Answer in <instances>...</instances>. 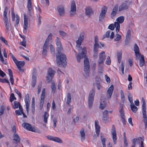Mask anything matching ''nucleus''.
I'll list each match as a JSON object with an SVG mask.
<instances>
[{"instance_id": "nucleus-1", "label": "nucleus", "mask_w": 147, "mask_h": 147, "mask_svg": "<svg viewBox=\"0 0 147 147\" xmlns=\"http://www.w3.org/2000/svg\"><path fill=\"white\" fill-rule=\"evenodd\" d=\"M85 36V32L83 31L81 33L78 38L76 41V47H78V50L79 52L78 54L76 56L77 61L78 62H80V59L84 58V71L86 77L89 76L90 68V63L88 59L86 57L87 51L86 47L84 46L80 47L82 42L83 41Z\"/></svg>"}, {"instance_id": "nucleus-2", "label": "nucleus", "mask_w": 147, "mask_h": 147, "mask_svg": "<svg viewBox=\"0 0 147 147\" xmlns=\"http://www.w3.org/2000/svg\"><path fill=\"white\" fill-rule=\"evenodd\" d=\"M61 39L57 37L55 40L56 45L57 47V51L58 55L56 56V60L57 64L60 65L61 64L63 67L66 65V56L61 51L63 50V48L61 43Z\"/></svg>"}, {"instance_id": "nucleus-3", "label": "nucleus", "mask_w": 147, "mask_h": 147, "mask_svg": "<svg viewBox=\"0 0 147 147\" xmlns=\"http://www.w3.org/2000/svg\"><path fill=\"white\" fill-rule=\"evenodd\" d=\"M98 37L96 35L95 37V44L93 46V57L95 59L97 57V55L98 53V48H101V47L99 45L98 42Z\"/></svg>"}, {"instance_id": "nucleus-4", "label": "nucleus", "mask_w": 147, "mask_h": 147, "mask_svg": "<svg viewBox=\"0 0 147 147\" xmlns=\"http://www.w3.org/2000/svg\"><path fill=\"white\" fill-rule=\"evenodd\" d=\"M95 94V91L94 89L93 88L90 90L88 96V104L89 109H91L92 108Z\"/></svg>"}, {"instance_id": "nucleus-5", "label": "nucleus", "mask_w": 147, "mask_h": 147, "mask_svg": "<svg viewBox=\"0 0 147 147\" xmlns=\"http://www.w3.org/2000/svg\"><path fill=\"white\" fill-rule=\"evenodd\" d=\"M22 125L24 128L28 130L39 133H41L40 130L32 126L31 124L29 123H23Z\"/></svg>"}, {"instance_id": "nucleus-6", "label": "nucleus", "mask_w": 147, "mask_h": 147, "mask_svg": "<svg viewBox=\"0 0 147 147\" xmlns=\"http://www.w3.org/2000/svg\"><path fill=\"white\" fill-rule=\"evenodd\" d=\"M8 8L7 7H5V9L4 11L3 16L4 18L3 20L5 22V26L6 29L7 31H8L9 29V26L8 23V21L7 19V11Z\"/></svg>"}, {"instance_id": "nucleus-7", "label": "nucleus", "mask_w": 147, "mask_h": 147, "mask_svg": "<svg viewBox=\"0 0 147 147\" xmlns=\"http://www.w3.org/2000/svg\"><path fill=\"white\" fill-rule=\"evenodd\" d=\"M106 57V56L105 55V52L104 51H102L101 53H99L98 61V63L99 66H100L101 64L104 63Z\"/></svg>"}, {"instance_id": "nucleus-8", "label": "nucleus", "mask_w": 147, "mask_h": 147, "mask_svg": "<svg viewBox=\"0 0 147 147\" xmlns=\"http://www.w3.org/2000/svg\"><path fill=\"white\" fill-rule=\"evenodd\" d=\"M55 72L51 68H49L47 71V80L48 82H50L52 79L54 75Z\"/></svg>"}, {"instance_id": "nucleus-9", "label": "nucleus", "mask_w": 147, "mask_h": 147, "mask_svg": "<svg viewBox=\"0 0 147 147\" xmlns=\"http://www.w3.org/2000/svg\"><path fill=\"white\" fill-rule=\"evenodd\" d=\"M116 28V30L117 33H118L120 29V25L117 22H115L114 24H110L108 27V28L112 30H113L115 27Z\"/></svg>"}, {"instance_id": "nucleus-10", "label": "nucleus", "mask_w": 147, "mask_h": 147, "mask_svg": "<svg viewBox=\"0 0 147 147\" xmlns=\"http://www.w3.org/2000/svg\"><path fill=\"white\" fill-rule=\"evenodd\" d=\"M70 8V14L71 16H72L76 13V6L75 2L74 1H72L71 2Z\"/></svg>"}, {"instance_id": "nucleus-11", "label": "nucleus", "mask_w": 147, "mask_h": 147, "mask_svg": "<svg viewBox=\"0 0 147 147\" xmlns=\"http://www.w3.org/2000/svg\"><path fill=\"white\" fill-rule=\"evenodd\" d=\"M114 89V86L113 84L111 85L108 89L107 93V97L109 99H110Z\"/></svg>"}, {"instance_id": "nucleus-12", "label": "nucleus", "mask_w": 147, "mask_h": 147, "mask_svg": "<svg viewBox=\"0 0 147 147\" xmlns=\"http://www.w3.org/2000/svg\"><path fill=\"white\" fill-rule=\"evenodd\" d=\"M25 102L26 104V110L27 113H28L30 103L29 95L28 94H27L26 95Z\"/></svg>"}, {"instance_id": "nucleus-13", "label": "nucleus", "mask_w": 147, "mask_h": 147, "mask_svg": "<svg viewBox=\"0 0 147 147\" xmlns=\"http://www.w3.org/2000/svg\"><path fill=\"white\" fill-rule=\"evenodd\" d=\"M28 18L26 17V14L24 15V33H26L28 30Z\"/></svg>"}, {"instance_id": "nucleus-14", "label": "nucleus", "mask_w": 147, "mask_h": 147, "mask_svg": "<svg viewBox=\"0 0 147 147\" xmlns=\"http://www.w3.org/2000/svg\"><path fill=\"white\" fill-rule=\"evenodd\" d=\"M127 1H125L122 3L119 6V11H121L123 10H126L128 9V6L127 5Z\"/></svg>"}, {"instance_id": "nucleus-15", "label": "nucleus", "mask_w": 147, "mask_h": 147, "mask_svg": "<svg viewBox=\"0 0 147 147\" xmlns=\"http://www.w3.org/2000/svg\"><path fill=\"white\" fill-rule=\"evenodd\" d=\"M25 64V62L24 61H18L16 64L18 69L20 71L23 72L24 70L21 68L23 67Z\"/></svg>"}, {"instance_id": "nucleus-16", "label": "nucleus", "mask_w": 147, "mask_h": 147, "mask_svg": "<svg viewBox=\"0 0 147 147\" xmlns=\"http://www.w3.org/2000/svg\"><path fill=\"white\" fill-rule=\"evenodd\" d=\"M134 51L136 56V59H137L138 57H139L141 55L140 52L139 48L136 43L134 45Z\"/></svg>"}, {"instance_id": "nucleus-17", "label": "nucleus", "mask_w": 147, "mask_h": 147, "mask_svg": "<svg viewBox=\"0 0 147 147\" xmlns=\"http://www.w3.org/2000/svg\"><path fill=\"white\" fill-rule=\"evenodd\" d=\"M95 127L96 132L97 136L98 137L99 136L100 130V126L97 120H96L95 121Z\"/></svg>"}, {"instance_id": "nucleus-18", "label": "nucleus", "mask_w": 147, "mask_h": 147, "mask_svg": "<svg viewBox=\"0 0 147 147\" xmlns=\"http://www.w3.org/2000/svg\"><path fill=\"white\" fill-rule=\"evenodd\" d=\"M118 8V6L117 5H115L113 8L111 14V17L112 18H113L115 16L117 11Z\"/></svg>"}, {"instance_id": "nucleus-19", "label": "nucleus", "mask_w": 147, "mask_h": 147, "mask_svg": "<svg viewBox=\"0 0 147 147\" xmlns=\"http://www.w3.org/2000/svg\"><path fill=\"white\" fill-rule=\"evenodd\" d=\"M48 44L47 42V41H45V43H44L43 47V51H42V54L44 55L45 56L47 55V50L49 49L48 47Z\"/></svg>"}, {"instance_id": "nucleus-20", "label": "nucleus", "mask_w": 147, "mask_h": 147, "mask_svg": "<svg viewBox=\"0 0 147 147\" xmlns=\"http://www.w3.org/2000/svg\"><path fill=\"white\" fill-rule=\"evenodd\" d=\"M45 89L44 88L42 90V94L40 97V104L43 105L44 102V99L45 98Z\"/></svg>"}, {"instance_id": "nucleus-21", "label": "nucleus", "mask_w": 147, "mask_h": 147, "mask_svg": "<svg viewBox=\"0 0 147 147\" xmlns=\"http://www.w3.org/2000/svg\"><path fill=\"white\" fill-rule=\"evenodd\" d=\"M58 11L60 16H63L64 14L65 9L64 7L62 5H60L57 7Z\"/></svg>"}, {"instance_id": "nucleus-22", "label": "nucleus", "mask_w": 147, "mask_h": 147, "mask_svg": "<svg viewBox=\"0 0 147 147\" xmlns=\"http://www.w3.org/2000/svg\"><path fill=\"white\" fill-rule=\"evenodd\" d=\"M80 134L81 141L82 142L84 141L86 139V135L84 128H82L81 129L80 131Z\"/></svg>"}, {"instance_id": "nucleus-23", "label": "nucleus", "mask_w": 147, "mask_h": 147, "mask_svg": "<svg viewBox=\"0 0 147 147\" xmlns=\"http://www.w3.org/2000/svg\"><path fill=\"white\" fill-rule=\"evenodd\" d=\"M13 140L15 141L16 144L20 142V138L17 134H14L13 135Z\"/></svg>"}, {"instance_id": "nucleus-24", "label": "nucleus", "mask_w": 147, "mask_h": 147, "mask_svg": "<svg viewBox=\"0 0 147 147\" xmlns=\"http://www.w3.org/2000/svg\"><path fill=\"white\" fill-rule=\"evenodd\" d=\"M131 36V32L130 30H128L127 32L126 36V39L125 40V43H128L129 41Z\"/></svg>"}, {"instance_id": "nucleus-25", "label": "nucleus", "mask_w": 147, "mask_h": 147, "mask_svg": "<svg viewBox=\"0 0 147 147\" xmlns=\"http://www.w3.org/2000/svg\"><path fill=\"white\" fill-rule=\"evenodd\" d=\"M9 74L10 77V80L12 85L14 84V79L13 77V75L12 70L10 69H8Z\"/></svg>"}, {"instance_id": "nucleus-26", "label": "nucleus", "mask_w": 147, "mask_h": 147, "mask_svg": "<svg viewBox=\"0 0 147 147\" xmlns=\"http://www.w3.org/2000/svg\"><path fill=\"white\" fill-rule=\"evenodd\" d=\"M85 10L86 15L89 17H90L93 13L92 10L91 8L89 7H86Z\"/></svg>"}, {"instance_id": "nucleus-27", "label": "nucleus", "mask_w": 147, "mask_h": 147, "mask_svg": "<svg viewBox=\"0 0 147 147\" xmlns=\"http://www.w3.org/2000/svg\"><path fill=\"white\" fill-rule=\"evenodd\" d=\"M35 98L34 97H33L32 98V101L31 104V112L33 115L34 114L35 112Z\"/></svg>"}, {"instance_id": "nucleus-28", "label": "nucleus", "mask_w": 147, "mask_h": 147, "mask_svg": "<svg viewBox=\"0 0 147 147\" xmlns=\"http://www.w3.org/2000/svg\"><path fill=\"white\" fill-rule=\"evenodd\" d=\"M140 56H141V57L139 60V65L140 67H142L145 63L144 56L143 55H142Z\"/></svg>"}, {"instance_id": "nucleus-29", "label": "nucleus", "mask_w": 147, "mask_h": 147, "mask_svg": "<svg viewBox=\"0 0 147 147\" xmlns=\"http://www.w3.org/2000/svg\"><path fill=\"white\" fill-rule=\"evenodd\" d=\"M120 109L119 110V112L121 117H125L124 112L123 109V105H120Z\"/></svg>"}, {"instance_id": "nucleus-30", "label": "nucleus", "mask_w": 147, "mask_h": 147, "mask_svg": "<svg viewBox=\"0 0 147 147\" xmlns=\"http://www.w3.org/2000/svg\"><path fill=\"white\" fill-rule=\"evenodd\" d=\"M106 102L104 100H100V105L99 108L102 110H103L106 107Z\"/></svg>"}, {"instance_id": "nucleus-31", "label": "nucleus", "mask_w": 147, "mask_h": 147, "mask_svg": "<svg viewBox=\"0 0 147 147\" xmlns=\"http://www.w3.org/2000/svg\"><path fill=\"white\" fill-rule=\"evenodd\" d=\"M122 52L121 51L117 53V57L118 62L120 63L121 61L122 58Z\"/></svg>"}, {"instance_id": "nucleus-32", "label": "nucleus", "mask_w": 147, "mask_h": 147, "mask_svg": "<svg viewBox=\"0 0 147 147\" xmlns=\"http://www.w3.org/2000/svg\"><path fill=\"white\" fill-rule=\"evenodd\" d=\"M124 18L123 16H121L118 18L116 20L117 22L119 24L122 23L124 21Z\"/></svg>"}, {"instance_id": "nucleus-33", "label": "nucleus", "mask_w": 147, "mask_h": 147, "mask_svg": "<svg viewBox=\"0 0 147 147\" xmlns=\"http://www.w3.org/2000/svg\"><path fill=\"white\" fill-rule=\"evenodd\" d=\"M27 8L29 11V14H30L32 9L31 1H28Z\"/></svg>"}, {"instance_id": "nucleus-34", "label": "nucleus", "mask_w": 147, "mask_h": 147, "mask_svg": "<svg viewBox=\"0 0 147 147\" xmlns=\"http://www.w3.org/2000/svg\"><path fill=\"white\" fill-rule=\"evenodd\" d=\"M132 111L134 113H136L138 110L137 107L135 106L134 103L130 105Z\"/></svg>"}, {"instance_id": "nucleus-35", "label": "nucleus", "mask_w": 147, "mask_h": 147, "mask_svg": "<svg viewBox=\"0 0 147 147\" xmlns=\"http://www.w3.org/2000/svg\"><path fill=\"white\" fill-rule=\"evenodd\" d=\"M104 135L102 134H100V138H101V140L102 142L103 147H106V145L105 144V142L106 139L105 138H104Z\"/></svg>"}, {"instance_id": "nucleus-36", "label": "nucleus", "mask_w": 147, "mask_h": 147, "mask_svg": "<svg viewBox=\"0 0 147 147\" xmlns=\"http://www.w3.org/2000/svg\"><path fill=\"white\" fill-rule=\"evenodd\" d=\"M111 134L114 143L115 144L116 143L117 141L116 133H112Z\"/></svg>"}, {"instance_id": "nucleus-37", "label": "nucleus", "mask_w": 147, "mask_h": 147, "mask_svg": "<svg viewBox=\"0 0 147 147\" xmlns=\"http://www.w3.org/2000/svg\"><path fill=\"white\" fill-rule=\"evenodd\" d=\"M71 96L70 94L68 93L67 95V100L66 102V104L69 105L71 102Z\"/></svg>"}, {"instance_id": "nucleus-38", "label": "nucleus", "mask_w": 147, "mask_h": 147, "mask_svg": "<svg viewBox=\"0 0 147 147\" xmlns=\"http://www.w3.org/2000/svg\"><path fill=\"white\" fill-rule=\"evenodd\" d=\"M49 116V114L47 112H45L44 117V122L47 123V119Z\"/></svg>"}, {"instance_id": "nucleus-39", "label": "nucleus", "mask_w": 147, "mask_h": 147, "mask_svg": "<svg viewBox=\"0 0 147 147\" xmlns=\"http://www.w3.org/2000/svg\"><path fill=\"white\" fill-rule=\"evenodd\" d=\"M0 82H2L3 83H8L10 88H11V87L10 86V84L9 82L8 79H7L6 78H4V79L0 78Z\"/></svg>"}, {"instance_id": "nucleus-40", "label": "nucleus", "mask_w": 147, "mask_h": 147, "mask_svg": "<svg viewBox=\"0 0 147 147\" xmlns=\"http://www.w3.org/2000/svg\"><path fill=\"white\" fill-rule=\"evenodd\" d=\"M36 69H33V76L32 77V82H36V76L34 75V73H36Z\"/></svg>"}, {"instance_id": "nucleus-41", "label": "nucleus", "mask_w": 147, "mask_h": 147, "mask_svg": "<svg viewBox=\"0 0 147 147\" xmlns=\"http://www.w3.org/2000/svg\"><path fill=\"white\" fill-rule=\"evenodd\" d=\"M14 109H17L18 108V107L20 105V103L17 101H15L13 102Z\"/></svg>"}, {"instance_id": "nucleus-42", "label": "nucleus", "mask_w": 147, "mask_h": 147, "mask_svg": "<svg viewBox=\"0 0 147 147\" xmlns=\"http://www.w3.org/2000/svg\"><path fill=\"white\" fill-rule=\"evenodd\" d=\"M53 140V141L60 143H62V141L60 138L57 137H55Z\"/></svg>"}, {"instance_id": "nucleus-43", "label": "nucleus", "mask_w": 147, "mask_h": 147, "mask_svg": "<svg viewBox=\"0 0 147 147\" xmlns=\"http://www.w3.org/2000/svg\"><path fill=\"white\" fill-rule=\"evenodd\" d=\"M105 14L100 13L99 17V21H102L105 18Z\"/></svg>"}, {"instance_id": "nucleus-44", "label": "nucleus", "mask_w": 147, "mask_h": 147, "mask_svg": "<svg viewBox=\"0 0 147 147\" xmlns=\"http://www.w3.org/2000/svg\"><path fill=\"white\" fill-rule=\"evenodd\" d=\"M107 10V8L106 6H104L101 9V13L106 14Z\"/></svg>"}, {"instance_id": "nucleus-45", "label": "nucleus", "mask_w": 147, "mask_h": 147, "mask_svg": "<svg viewBox=\"0 0 147 147\" xmlns=\"http://www.w3.org/2000/svg\"><path fill=\"white\" fill-rule=\"evenodd\" d=\"M121 38V36L118 34H117L115 35V38H114V40L115 41H118Z\"/></svg>"}, {"instance_id": "nucleus-46", "label": "nucleus", "mask_w": 147, "mask_h": 147, "mask_svg": "<svg viewBox=\"0 0 147 147\" xmlns=\"http://www.w3.org/2000/svg\"><path fill=\"white\" fill-rule=\"evenodd\" d=\"M142 100L143 103V104L142 106V109H146V105L145 101L144 98H142Z\"/></svg>"}, {"instance_id": "nucleus-47", "label": "nucleus", "mask_w": 147, "mask_h": 147, "mask_svg": "<svg viewBox=\"0 0 147 147\" xmlns=\"http://www.w3.org/2000/svg\"><path fill=\"white\" fill-rule=\"evenodd\" d=\"M5 107L4 106L2 105L1 106L0 109V115H2L4 113Z\"/></svg>"}, {"instance_id": "nucleus-48", "label": "nucleus", "mask_w": 147, "mask_h": 147, "mask_svg": "<svg viewBox=\"0 0 147 147\" xmlns=\"http://www.w3.org/2000/svg\"><path fill=\"white\" fill-rule=\"evenodd\" d=\"M16 98L15 97L13 93H11L10 97V102H12L14 100H16Z\"/></svg>"}, {"instance_id": "nucleus-49", "label": "nucleus", "mask_w": 147, "mask_h": 147, "mask_svg": "<svg viewBox=\"0 0 147 147\" xmlns=\"http://www.w3.org/2000/svg\"><path fill=\"white\" fill-rule=\"evenodd\" d=\"M128 100L131 104L133 103L132 100V96L131 94L129 93L128 95Z\"/></svg>"}, {"instance_id": "nucleus-50", "label": "nucleus", "mask_w": 147, "mask_h": 147, "mask_svg": "<svg viewBox=\"0 0 147 147\" xmlns=\"http://www.w3.org/2000/svg\"><path fill=\"white\" fill-rule=\"evenodd\" d=\"M52 86H51V88L53 92L54 93L55 92V91L56 89V88L55 86V84L53 82H52L51 83Z\"/></svg>"}, {"instance_id": "nucleus-51", "label": "nucleus", "mask_w": 147, "mask_h": 147, "mask_svg": "<svg viewBox=\"0 0 147 147\" xmlns=\"http://www.w3.org/2000/svg\"><path fill=\"white\" fill-rule=\"evenodd\" d=\"M0 39L6 45H8V42L7 40H6L5 38L3 37V36H1L0 37Z\"/></svg>"}, {"instance_id": "nucleus-52", "label": "nucleus", "mask_w": 147, "mask_h": 147, "mask_svg": "<svg viewBox=\"0 0 147 147\" xmlns=\"http://www.w3.org/2000/svg\"><path fill=\"white\" fill-rule=\"evenodd\" d=\"M111 60L110 59V58L109 56H108L107 59V60L106 62V63L108 65H110L111 64Z\"/></svg>"}, {"instance_id": "nucleus-53", "label": "nucleus", "mask_w": 147, "mask_h": 147, "mask_svg": "<svg viewBox=\"0 0 147 147\" xmlns=\"http://www.w3.org/2000/svg\"><path fill=\"white\" fill-rule=\"evenodd\" d=\"M142 113L143 119L147 118V116L146 114V109H142Z\"/></svg>"}, {"instance_id": "nucleus-54", "label": "nucleus", "mask_w": 147, "mask_h": 147, "mask_svg": "<svg viewBox=\"0 0 147 147\" xmlns=\"http://www.w3.org/2000/svg\"><path fill=\"white\" fill-rule=\"evenodd\" d=\"M59 33L60 35L63 37L65 36H67L66 33L63 31L60 30Z\"/></svg>"}, {"instance_id": "nucleus-55", "label": "nucleus", "mask_w": 147, "mask_h": 147, "mask_svg": "<svg viewBox=\"0 0 147 147\" xmlns=\"http://www.w3.org/2000/svg\"><path fill=\"white\" fill-rule=\"evenodd\" d=\"M52 34L50 33L48 37L46 39V40L45 41H47V44L48 43V42L49 40H51L52 38Z\"/></svg>"}, {"instance_id": "nucleus-56", "label": "nucleus", "mask_w": 147, "mask_h": 147, "mask_svg": "<svg viewBox=\"0 0 147 147\" xmlns=\"http://www.w3.org/2000/svg\"><path fill=\"white\" fill-rule=\"evenodd\" d=\"M103 121L105 123H107L109 122V118L108 116H103Z\"/></svg>"}, {"instance_id": "nucleus-57", "label": "nucleus", "mask_w": 147, "mask_h": 147, "mask_svg": "<svg viewBox=\"0 0 147 147\" xmlns=\"http://www.w3.org/2000/svg\"><path fill=\"white\" fill-rule=\"evenodd\" d=\"M50 50L51 52V53H53V54H55V49L54 48V47L53 46L51 45H50Z\"/></svg>"}, {"instance_id": "nucleus-58", "label": "nucleus", "mask_w": 147, "mask_h": 147, "mask_svg": "<svg viewBox=\"0 0 147 147\" xmlns=\"http://www.w3.org/2000/svg\"><path fill=\"white\" fill-rule=\"evenodd\" d=\"M42 87V84H40L38 86V87L37 94H39L40 92L41 88Z\"/></svg>"}, {"instance_id": "nucleus-59", "label": "nucleus", "mask_w": 147, "mask_h": 147, "mask_svg": "<svg viewBox=\"0 0 147 147\" xmlns=\"http://www.w3.org/2000/svg\"><path fill=\"white\" fill-rule=\"evenodd\" d=\"M15 92L17 93V94L19 96L20 98H21V94L20 92H19V91L17 89H15L14 90Z\"/></svg>"}, {"instance_id": "nucleus-60", "label": "nucleus", "mask_w": 147, "mask_h": 147, "mask_svg": "<svg viewBox=\"0 0 147 147\" xmlns=\"http://www.w3.org/2000/svg\"><path fill=\"white\" fill-rule=\"evenodd\" d=\"M121 98L122 100H125V96L122 90L120 91Z\"/></svg>"}, {"instance_id": "nucleus-61", "label": "nucleus", "mask_w": 147, "mask_h": 147, "mask_svg": "<svg viewBox=\"0 0 147 147\" xmlns=\"http://www.w3.org/2000/svg\"><path fill=\"white\" fill-rule=\"evenodd\" d=\"M111 32V31H107L105 35H104L103 38H105L106 37H109V36L110 35V33Z\"/></svg>"}, {"instance_id": "nucleus-62", "label": "nucleus", "mask_w": 147, "mask_h": 147, "mask_svg": "<svg viewBox=\"0 0 147 147\" xmlns=\"http://www.w3.org/2000/svg\"><path fill=\"white\" fill-rule=\"evenodd\" d=\"M20 43L21 45L26 47V40H24H24H23L22 41L20 42Z\"/></svg>"}, {"instance_id": "nucleus-63", "label": "nucleus", "mask_w": 147, "mask_h": 147, "mask_svg": "<svg viewBox=\"0 0 147 147\" xmlns=\"http://www.w3.org/2000/svg\"><path fill=\"white\" fill-rule=\"evenodd\" d=\"M6 75L5 74L4 72L1 70L0 69V76L3 78Z\"/></svg>"}, {"instance_id": "nucleus-64", "label": "nucleus", "mask_w": 147, "mask_h": 147, "mask_svg": "<svg viewBox=\"0 0 147 147\" xmlns=\"http://www.w3.org/2000/svg\"><path fill=\"white\" fill-rule=\"evenodd\" d=\"M143 121L145 125V129L147 128V118L143 119Z\"/></svg>"}]
</instances>
